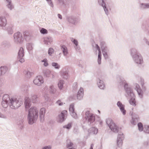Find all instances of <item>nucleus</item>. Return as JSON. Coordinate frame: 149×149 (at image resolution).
<instances>
[{
    "label": "nucleus",
    "mask_w": 149,
    "mask_h": 149,
    "mask_svg": "<svg viewBox=\"0 0 149 149\" xmlns=\"http://www.w3.org/2000/svg\"><path fill=\"white\" fill-rule=\"evenodd\" d=\"M120 81H119L120 86L123 85L124 89L127 93V97L130 98V104L134 106H136L135 100V95L133 93L132 89L126 83L125 80L119 77Z\"/></svg>",
    "instance_id": "obj_1"
},
{
    "label": "nucleus",
    "mask_w": 149,
    "mask_h": 149,
    "mask_svg": "<svg viewBox=\"0 0 149 149\" xmlns=\"http://www.w3.org/2000/svg\"><path fill=\"white\" fill-rule=\"evenodd\" d=\"M38 110L35 107H32L29 109L27 119L29 124L32 125L36 122L38 117Z\"/></svg>",
    "instance_id": "obj_2"
},
{
    "label": "nucleus",
    "mask_w": 149,
    "mask_h": 149,
    "mask_svg": "<svg viewBox=\"0 0 149 149\" xmlns=\"http://www.w3.org/2000/svg\"><path fill=\"white\" fill-rule=\"evenodd\" d=\"M131 54L133 60L136 63L141 64L143 63V61L142 56L135 49L132 48L131 49Z\"/></svg>",
    "instance_id": "obj_3"
},
{
    "label": "nucleus",
    "mask_w": 149,
    "mask_h": 149,
    "mask_svg": "<svg viewBox=\"0 0 149 149\" xmlns=\"http://www.w3.org/2000/svg\"><path fill=\"white\" fill-rule=\"evenodd\" d=\"M22 102L21 100H19L15 97H10L9 106L12 109H17L22 105Z\"/></svg>",
    "instance_id": "obj_4"
},
{
    "label": "nucleus",
    "mask_w": 149,
    "mask_h": 149,
    "mask_svg": "<svg viewBox=\"0 0 149 149\" xmlns=\"http://www.w3.org/2000/svg\"><path fill=\"white\" fill-rule=\"evenodd\" d=\"M106 122L107 124L112 131L116 133L118 132V127L115 124L111 118L107 119Z\"/></svg>",
    "instance_id": "obj_5"
},
{
    "label": "nucleus",
    "mask_w": 149,
    "mask_h": 149,
    "mask_svg": "<svg viewBox=\"0 0 149 149\" xmlns=\"http://www.w3.org/2000/svg\"><path fill=\"white\" fill-rule=\"evenodd\" d=\"M85 119L88 122V124L91 125L95 120V117L94 115L90 113L89 111H87L85 113Z\"/></svg>",
    "instance_id": "obj_6"
},
{
    "label": "nucleus",
    "mask_w": 149,
    "mask_h": 149,
    "mask_svg": "<svg viewBox=\"0 0 149 149\" xmlns=\"http://www.w3.org/2000/svg\"><path fill=\"white\" fill-rule=\"evenodd\" d=\"M101 46L102 54L105 59H107L108 58V53L109 52V50L105 45L104 42H101Z\"/></svg>",
    "instance_id": "obj_7"
},
{
    "label": "nucleus",
    "mask_w": 149,
    "mask_h": 149,
    "mask_svg": "<svg viewBox=\"0 0 149 149\" xmlns=\"http://www.w3.org/2000/svg\"><path fill=\"white\" fill-rule=\"evenodd\" d=\"M14 41L16 43H21L23 40L22 33L19 32H17L14 33Z\"/></svg>",
    "instance_id": "obj_8"
},
{
    "label": "nucleus",
    "mask_w": 149,
    "mask_h": 149,
    "mask_svg": "<svg viewBox=\"0 0 149 149\" xmlns=\"http://www.w3.org/2000/svg\"><path fill=\"white\" fill-rule=\"evenodd\" d=\"M10 101V97L8 94L4 95L3 97V100L2 102L1 105L4 108H7L9 105V102Z\"/></svg>",
    "instance_id": "obj_9"
},
{
    "label": "nucleus",
    "mask_w": 149,
    "mask_h": 149,
    "mask_svg": "<svg viewBox=\"0 0 149 149\" xmlns=\"http://www.w3.org/2000/svg\"><path fill=\"white\" fill-rule=\"evenodd\" d=\"M67 114V111L66 110L62 111L60 114H58L57 118V120L58 122L62 123L66 119Z\"/></svg>",
    "instance_id": "obj_10"
},
{
    "label": "nucleus",
    "mask_w": 149,
    "mask_h": 149,
    "mask_svg": "<svg viewBox=\"0 0 149 149\" xmlns=\"http://www.w3.org/2000/svg\"><path fill=\"white\" fill-rule=\"evenodd\" d=\"M67 20L70 23L76 25L80 21V19L75 16H71L67 18Z\"/></svg>",
    "instance_id": "obj_11"
},
{
    "label": "nucleus",
    "mask_w": 149,
    "mask_h": 149,
    "mask_svg": "<svg viewBox=\"0 0 149 149\" xmlns=\"http://www.w3.org/2000/svg\"><path fill=\"white\" fill-rule=\"evenodd\" d=\"M84 95V90L83 88H80L79 90L77 96L73 95L71 97L73 100H75L76 99L80 100L82 99Z\"/></svg>",
    "instance_id": "obj_12"
},
{
    "label": "nucleus",
    "mask_w": 149,
    "mask_h": 149,
    "mask_svg": "<svg viewBox=\"0 0 149 149\" xmlns=\"http://www.w3.org/2000/svg\"><path fill=\"white\" fill-rule=\"evenodd\" d=\"M24 56V49L21 47L19 50L17 57L18 60L21 63H23L24 61V59L23 58Z\"/></svg>",
    "instance_id": "obj_13"
},
{
    "label": "nucleus",
    "mask_w": 149,
    "mask_h": 149,
    "mask_svg": "<svg viewBox=\"0 0 149 149\" xmlns=\"http://www.w3.org/2000/svg\"><path fill=\"white\" fill-rule=\"evenodd\" d=\"M135 89L137 92L139 97L142 98L143 97V92L139 84L135 83L134 84Z\"/></svg>",
    "instance_id": "obj_14"
},
{
    "label": "nucleus",
    "mask_w": 149,
    "mask_h": 149,
    "mask_svg": "<svg viewBox=\"0 0 149 149\" xmlns=\"http://www.w3.org/2000/svg\"><path fill=\"white\" fill-rule=\"evenodd\" d=\"M124 139V136L123 134L121 132H120L118 134L117 139V145L120 147L123 144V140Z\"/></svg>",
    "instance_id": "obj_15"
},
{
    "label": "nucleus",
    "mask_w": 149,
    "mask_h": 149,
    "mask_svg": "<svg viewBox=\"0 0 149 149\" xmlns=\"http://www.w3.org/2000/svg\"><path fill=\"white\" fill-rule=\"evenodd\" d=\"M34 83L36 85L40 86L44 82L43 78L41 76H37L33 80Z\"/></svg>",
    "instance_id": "obj_16"
},
{
    "label": "nucleus",
    "mask_w": 149,
    "mask_h": 149,
    "mask_svg": "<svg viewBox=\"0 0 149 149\" xmlns=\"http://www.w3.org/2000/svg\"><path fill=\"white\" fill-rule=\"evenodd\" d=\"M98 2L99 5L103 8L106 14L108 15L109 14V12L104 0H98Z\"/></svg>",
    "instance_id": "obj_17"
},
{
    "label": "nucleus",
    "mask_w": 149,
    "mask_h": 149,
    "mask_svg": "<svg viewBox=\"0 0 149 149\" xmlns=\"http://www.w3.org/2000/svg\"><path fill=\"white\" fill-rule=\"evenodd\" d=\"M74 104H71L70 106L69 110L70 114L74 118L76 119L78 118V116L77 114L74 111Z\"/></svg>",
    "instance_id": "obj_18"
},
{
    "label": "nucleus",
    "mask_w": 149,
    "mask_h": 149,
    "mask_svg": "<svg viewBox=\"0 0 149 149\" xmlns=\"http://www.w3.org/2000/svg\"><path fill=\"white\" fill-rule=\"evenodd\" d=\"M132 119L131 121V123L132 124L136 125L138 122L139 118L138 116L135 113H133L132 115Z\"/></svg>",
    "instance_id": "obj_19"
},
{
    "label": "nucleus",
    "mask_w": 149,
    "mask_h": 149,
    "mask_svg": "<svg viewBox=\"0 0 149 149\" xmlns=\"http://www.w3.org/2000/svg\"><path fill=\"white\" fill-rule=\"evenodd\" d=\"M24 104L26 110L29 109L31 105V100L29 97H26L25 98Z\"/></svg>",
    "instance_id": "obj_20"
},
{
    "label": "nucleus",
    "mask_w": 149,
    "mask_h": 149,
    "mask_svg": "<svg viewBox=\"0 0 149 149\" xmlns=\"http://www.w3.org/2000/svg\"><path fill=\"white\" fill-rule=\"evenodd\" d=\"M46 109L45 108L40 109V121L43 122L44 121V116L45 113Z\"/></svg>",
    "instance_id": "obj_21"
},
{
    "label": "nucleus",
    "mask_w": 149,
    "mask_h": 149,
    "mask_svg": "<svg viewBox=\"0 0 149 149\" xmlns=\"http://www.w3.org/2000/svg\"><path fill=\"white\" fill-rule=\"evenodd\" d=\"M117 106L119 108L121 112L123 115H125L126 113V111L125 109V106L120 101H118L117 104Z\"/></svg>",
    "instance_id": "obj_22"
},
{
    "label": "nucleus",
    "mask_w": 149,
    "mask_h": 149,
    "mask_svg": "<svg viewBox=\"0 0 149 149\" xmlns=\"http://www.w3.org/2000/svg\"><path fill=\"white\" fill-rule=\"evenodd\" d=\"M95 48L98 51V58L97 60V62L99 64H101V53L99 47L97 44H95Z\"/></svg>",
    "instance_id": "obj_23"
},
{
    "label": "nucleus",
    "mask_w": 149,
    "mask_h": 149,
    "mask_svg": "<svg viewBox=\"0 0 149 149\" xmlns=\"http://www.w3.org/2000/svg\"><path fill=\"white\" fill-rule=\"evenodd\" d=\"M52 41V38L50 36L46 37L44 38V43L46 45H50Z\"/></svg>",
    "instance_id": "obj_24"
},
{
    "label": "nucleus",
    "mask_w": 149,
    "mask_h": 149,
    "mask_svg": "<svg viewBox=\"0 0 149 149\" xmlns=\"http://www.w3.org/2000/svg\"><path fill=\"white\" fill-rule=\"evenodd\" d=\"M7 24L6 19V17L4 16L0 17V26L1 27L5 26Z\"/></svg>",
    "instance_id": "obj_25"
},
{
    "label": "nucleus",
    "mask_w": 149,
    "mask_h": 149,
    "mask_svg": "<svg viewBox=\"0 0 149 149\" xmlns=\"http://www.w3.org/2000/svg\"><path fill=\"white\" fill-rule=\"evenodd\" d=\"M97 85L98 87L101 89H104L105 88V86L103 81L98 79L97 80Z\"/></svg>",
    "instance_id": "obj_26"
},
{
    "label": "nucleus",
    "mask_w": 149,
    "mask_h": 149,
    "mask_svg": "<svg viewBox=\"0 0 149 149\" xmlns=\"http://www.w3.org/2000/svg\"><path fill=\"white\" fill-rule=\"evenodd\" d=\"M60 75L61 76L63 77V78L67 79L68 77V72L65 70H63L60 72Z\"/></svg>",
    "instance_id": "obj_27"
},
{
    "label": "nucleus",
    "mask_w": 149,
    "mask_h": 149,
    "mask_svg": "<svg viewBox=\"0 0 149 149\" xmlns=\"http://www.w3.org/2000/svg\"><path fill=\"white\" fill-rule=\"evenodd\" d=\"M98 132V129L95 127H92L88 130V132L91 134L95 135L97 134Z\"/></svg>",
    "instance_id": "obj_28"
},
{
    "label": "nucleus",
    "mask_w": 149,
    "mask_h": 149,
    "mask_svg": "<svg viewBox=\"0 0 149 149\" xmlns=\"http://www.w3.org/2000/svg\"><path fill=\"white\" fill-rule=\"evenodd\" d=\"M61 49L64 55L66 56L68 54L67 47L64 45H62L61 46Z\"/></svg>",
    "instance_id": "obj_29"
},
{
    "label": "nucleus",
    "mask_w": 149,
    "mask_h": 149,
    "mask_svg": "<svg viewBox=\"0 0 149 149\" xmlns=\"http://www.w3.org/2000/svg\"><path fill=\"white\" fill-rule=\"evenodd\" d=\"M6 6L7 7L11 10L14 8V6L13 5L11 0H6Z\"/></svg>",
    "instance_id": "obj_30"
},
{
    "label": "nucleus",
    "mask_w": 149,
    "mask_h": 149,
    "mask_svg": "<svg viewBox=\"0 0 149 149\" xmlns=\"http://www.w3.org/2000/svg\"><path fill=\"white\" fill-rule=\"evenodd\" d=\"M8 68L6 66L0 67V76L4 74L8 70Z\"/></svg>",
    "instance_id": "obj_31"
},
{
    "label": "nucleus",
    "mask_w": 149,
    "mask_h": 149,
    "mask_svg": "<svg viewBox=\"0 0 149 149\" xmlns=\"http://www.w3.org/2000/svg\"><path fill=\"white\" fill-rule=\"evenodd\" d=\"M43 73L44 76L46 77H49L52 75L51 71L48 69L44 70Z\"/></svg>",
    "instance_id": "obj_32"
},
{
    "label": "nucleus",
    "mask_w": 149,
    "mask_h": 149,
    "mask_svg": "<svg viewBox=\"0 0 149 149\" xmlns=\"http://www.w3.org/2000/svg\"><path fill=\"white\" fill-rule=\"evenodd\" d=\"M24 120L23 119L19 120L17 122V124L21 129H22L24 127L23 123Z\"/></svg>",
    "instance_id": "obj_33"
},
{
    "label": "nucleus",
    "mask_w": 149,
    "mask_h": 149,
    "mask_svg": "<svg viewBox=\"0 0 149 149\" xmlns=\"http://www.w3.org/2000/svg\"><path fill=\"white\" fill-rule=\"evenodd\" d=\"M29 86L28 85H23L21 87L22 91L27 92Z\"/></svg>",
    "instance_id": "obj_34"
},
{
    "label": "nucleus",
    "mask_w": 149,
    "mask_h": 149,
    "mask_svg": "<svg viewBox=\"0 0 149 149\" xmlns=\"http://www.w3.org/2000/svg\"><path fill=\"white\" fill-rule=\"evenodd\" d=\"M139 7L141 10L146 9L147 3H140Z\"/></svg>",
    "instance_id": "obj_35"
},
{
    "label": "nucleus",
    "mask_w": 149,
    "mask_h": 149,
    "mask_svg": "<svg viewBox=\"0 0 149 149\" xmlns=\"http://www.w3.org/2000/svg\"><path fill=\"white\" fill-rule=\"evenodd\" d=\"M37 98L38 97L37 95H31L30 99L32 100L33 103H34L36 102L37 101Z\"/></svg>",
    "instance_id": "obj_36"
},
{
    "label": "nucleus",
    "mask_w": 149,
    "mask_h": 149,
    "mask_svg": "<svg viewBox=\"0 0 149 149\" xmlns=\"http://www.w3.org/2000/svg\"><path fill=\"white\" fill-rule=\"evenodd\" d=\"M68 143L67 145V147L69 148L68 149H75L72 148L73 143L70 142V141L68 140L67 141Z\"/></svg>",
    "instance_id": "obj_37"
},
{
    "label": "nucleus",
    "mask_w": 149,
    "mask_h": 149,
    "mask_svg": "<svg viewBox=\"0 0 149 149\" xmlns=\"http://www.w3.org/2000/svg\"><path fill=\"white\" fill-rule=\"evenodd\" d=\"M7 31L9 34H11L13 33V31L11 26H8L7 27Z\"/></svg>",
    "instance_id": "obj_38"
},
{
    "label": "nucleus",
    "mask_w": 149,
    "mask_h": 149,
    "mask_svg": "<svg viewBox=\"0 0 149 149\" xmlns=\"http://www.w3.org/2000/svg\"><path fill=\"white\" fill-rule=\"evenodd\" d=\"M64 83V81L63 80H61L59 81L58 85V88L60 89H61L62 88L63 85Z\"/></svg>",
    "instance_id": "obj_39"
},
{
    "label": "nucleus",
    "mask_w": 149,
    "mask_h": 149,
    "mask_svg": "<svg viewBox=\"0 0 149 149\" xmlns=\"http://www.w3.org/2000/svg\"><path fill=\"white\" fill-rule=\"evenodd\" d=\"M49 91L51 93L54 94L55 93L56 89L54 88L53 86H51L49 87Z\"/></svg>",
    "instance_id": "obj_40"
},
{
    "label": "nucleus",
    "mask_w": 149,
    "mask_h": 149,
    "mask_svg": "<svg viewBox=\"0 0 149 149\" xmlns=\"http://www.w3.org/2000/svg\"><path fill=\"white\" fill-rule=\"evenodd\" d=\"M138 126L140 132H142L143 130L144 127H143V124L141 123H138Z\"/></svg>",
    "instance_id": "obj_41"
},
{
    "label": "nucleus",
    "mask_w": 149,
    "mask_h": 149,
    "mask_svg": "<svg viewBox=\"0 0 149 149\" xmlns=\"http://www.w3.org/2000/svg\"><path fill=\"white\" fill-rule=\"evenodd\" d=\"M52 66L57 69H58L60 68V65L57 63L53 62L52 63Z\"/></svg>",
    "instance_id": "obj_42"
},
{
    "label": "nucleus",
    "mask_w": 149,
    "mask_h": 149,
    "mask_svg": "<svg viewBox=\"0 0 149 149\" xmlns=\"http://www.w3.org/2000/svg\"><path fill=\"white\" fill-rule=\"evenodd\" d=\"M143 131L145 133L149 134V126L148 125H144Z\"/></svg>",
    "instance_id": "obj_43"
},
{
    "label": "nucleus",
    "mask_w": 149,
    "mask_h": 149,
    "mask_svg": "<svg viewBox=\"0 0 149 149\" xmlns=\"http://www.w3.org/2000/svg\"><path fill=\"white\" fill-rule=\"evenodd\" d=\"M41 61L42 62L44 63L43 65L45 67H46L49 64L48 62V60L46 58H44L43 60H42Z\"/></svg>",
    "instance_id": "obj_44"
},
{
    "label": "nucleus",
    "mask_w": 149,
    "mask_h": 149,
    "mask_svg": "<svg viewBox=\"0 0 149 149\" xmlns=\"http://www.w3.org/2000/svg\"><path fill=\"white\" fill-rule=\"evenodd\" d=\"M25 75L26 77L29 78L31 76L32 73L30 72L29 71H25Z\"/></svg>",
    "instance_id": "obj_45"
},
{
    "label": "nucleus",
    "mask_w": 149,
    "mask_h": 149,
    "mask_svg": "<svg viewBox=\"0 0 149 149\" xmlns=\"http://www.w3.org/2000/svg\"><path fill=\"white\" fill-rule=\"evenodd\" d=\"M9 44V42L7 41H4L1 43V45L4 47H7L8 46Z\"/></svg>",
    "instance_id": "obj_46"
},
{
    "label": "nucleus",
    "mask_w": 149,
    "mask_h": 149,
    "mask_svg": "<svg viewBox=\"0 0 149 149\" xmlns=\"http://www.w3.org/2000/svg\"><path fill=\"white\" fill-rule=\"evenodd\" d=\"M54 52V50L52 48H49L48 53V54L50 56H51L52 54H53Z\"/></svg>",
    "instance_id": "obj_47"
},
{
    "label": "nucleus",
    "mask_w": 149,
    "mask_h": 149,
    "mask_svg": "<svg viewBox=\"0 0 149 149\" xmlns=\"http://www.w3.org/2000/svg\"><path fill=\"white\" fill-rule=\"evenodd\" d=\"M70 39L71 41L73 42L75 45L77 47L78 44V42L77 40L72 38H71Z\"/></svg>",
    "instance_id": "obj_48"
},
{
    "label": "nucleus",
    "mask_w": 149,
    "mask_h": 149,
    "mask_svg": "<svg viewBox=\"0 0 149 149\" xmlns=\"http://www.w3.org/2000/svg\"><path fill=\"white\" fill-rule=\"evenodd\" d=\"M29 33L25 31L24 32L23 35L25 39L27 40L29 38Z\"/></svg>",
    "instance_id": "obj_49"
},
{
    "label": "nucleus",
    "mask_w": 149,
    "mask_h": 149,
    "mask_svg": "<svg viewBox=\"0 0 149 149\" xmlns=\"http://www.w3.org/2000/svg\"><path fill=\"white\" fill-rule=\"evenodd\" d=\"M41 33L42 34H46L47 33V30L43 28H42L40 30Z\"/></svg>",
    "instance_id": "obj_50"
},
{
    "label": "nucleus",
    "mask_w": 149,
    "mask_h": 149,
    "mask_svg": "<svg viewBox=\"0 0 149 149\" xmlns=\"http://www.w3.org/2000/svg\"><path fill=\"white\" fill-rule=\"evenodd\" d=\"M26 48L29 50H31L32 49V47L31 44L28 43L26 44Z\"/></svg>",
    "instance_id": "obj_51"
},
{
    "label": "nucleus",
    "mask_w": 149,
    "mask_h": 149,
    "mask_svg": "<svg viewBox=\"0 0 149 149\" xmlns=\"http://www.w3.org/2000/svg\"><path fill=\"white\" fill-rule=\"evenodd\" d=\"M72 127V124L71 123H69L67 125H65L63 127L64 128H66L68 129H70Z\"/></svg>",
    "instance_id": "obj_52"
},
{
    "label": "nucleus",
    "mask_w": 149,
    "mask_h": 149,
    "mask_svg": "<svg viewBox=\"0 0 149 149\" xmlns=\"http://www.w3.org/2000/svg\"><path fill=\"white\" fill-rule=\"evenodd\" d=\"M56 103L59 106H62L63 105V102H61V101L59 100L56 102Z\"/></svg>",
    "instance_id": "obj_53"
},
{
    "label": "nucleus",
    "mask_w": 149,
    "mask_h": 149,
    "mask_svg": "<svg viewBox=\"0 0 149 149\" xmlns=\"http://www.w3.org/2000/svg\"><path fill=\"white\" fill-rule=\"evenodd\" d=\"M139 81L141 85H144V80L143 78L141 77L140 78Z\"/></svg>",
    "instance_id": "obj_54"
},
{
    "label": "nucleus",
    "mask_w": 149,
    "mask_h": 149,
    "mask_svg": "<svg viewBox=\"0 0 149 149\" xmlns=\"http://www.w3.org/2000/svg\"><path fill=\"white\" fill-rule=\"evenodd\" d=\"M48 2V4L49 5L52 7L53 8L54 5L52 2L51 0H49L48 1H47Z\"/></svg>",
    "instance_id": "obj_55"
},
{
    "label": "nucleus",
    "mask_w": 149,
    "mask_h": 149,
    "mask_svg": "<svg viewBox=\"0 0 149 149\" xmlns=\"http://www.w3.org/2000/svg\"><path fill=\"white\" fill-rule=\"evenodd\" d=\"M0 117L4 119H6L7 118V117L6 115L1 113H0Z\"/></svg>",
    "instance_id": "obj_56"
},
{
    "label": "nucleus",
    "mask_w": 149,
    "mask_h": 149,
    "mask_svg": "<svg viewBox=\"0 0 149 149\" xmlns=\"http://www.w3.org/2000/svg\"><path fill=\"white\" fill-rule=\"evenodd\" d=\"M143 41L149 46V42L148 41L147 39L144 38L143 39Z\"/></svg>",
    "instance_id": "obj_57"
},
{
    "label": "nucleus",
    "mask_w": 149,
    "mask_h": 149,
    "mask_svg": "<svg viewBox=\"0 0 149 149\" xmlns=\"http://www.w3.org/2000/svg\"><path fill=\"white\" fill-rule=\"evenodd\" d=\"M44 98L45 100L47 101H49V98L48 96H47V95H45L44 96Z\"/></svg>",
    "instance_id": "obj_58"
},
{
    "label": "nucleus",
    "mask_w": 149,
    "mask_h": 149,
    "mask_svg": "<svg viewBox=\"0 0 149 149\" xmlns=\"http://www.w3.org/2000/svg\"><path fill=\"white\" fill-rule=\"evenodd\" d=\"M58 1L61 5H62L64 4V0H58Z\"/></svg>",
    "instance_id": "obj_59"
},
{
    "label": "nucleus",
    "mask_w": 149,
    "mask_h": 149,
    "mask_svg": "<svg viewBox=\"0 0 149 149\" xmlns=\"http://www.w3.org/2000/svg\"><path fill=\"white\" fill-rule=\"evenodd\" d=\"M42 149H51V148L50 146H47L43 147Z\"/></svg>",
    "instance_id": "obj_60"
},
{
    "label": "nucleus",
    "mask_w": 149,
    "mask_h": 149,
    "mask_svg": "<svg viewBox=\"0 0 149 149\" xmlns=\"http://www.w3.org/2000/svg\"><path fill=\"white\" fill-rule=\"evenodd\" d=\"M148 142L147 141H146L144 142L143 145L145 146L146 147L148 145Z\"/></svg>",
    "instance_id": "obj_61"
},
{
    "label": "nucleus",
    "mask_w": 149,
    "mask_h": 149,
    "mask_svg": "<svg viewBox=\"0 0 149 149\" xmlns=\"http://www.w3.org/2000/svg\"><path fill=\"white\" fill-rule=\"evenodd\" d=\"M78 132V130L77 129H76V128L74 129L73 132L74 133L76 134V133H77Z\"/></svg>",
    "instance_id": "obj_62"
},
{
    "label": "nucleus",
    "mask_w": 149,
    "mask_h": 149,
    "mask_svg": "<svg viewBox=\"0 0 149 149\" xmlns=\"http://www.w3.org/2000/svg\"><path fill=\"white\" fill-rule=\"evenodd\" d=\"M141 86L143 90L144 91H146V87L145 86H144V85H141Z\"/></svg>",
    "instance_id": "obj_63"
},
{
    "label": "nucleus",
    "mask_w": 149,
    "mask_h": 149,
    "mask_svg": "<svg viewBox=\"0 0 149 149\" xmlns=\"http://www.w3.org/2000/svg\"><path fill=\"white\" fill-rule=\"evenodd\" d=\"M58 16L59 18H60L61 19H62V16L61 15H60V14H58Z\"/></svg>",
    "instance_id": "obj_64"
}]
</instances>
